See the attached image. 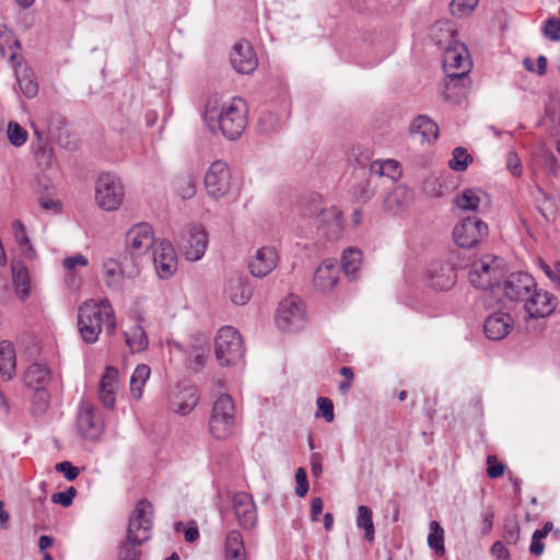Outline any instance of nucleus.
<instances>
[{
  "label": "nucleus",
  "mask_w": 560,
  "mask_h": 560,
  "mask_svg": "<svg viewBox=\"0 0 560 560\" xmlns=\"http://www.w3.org/2000/svg\"><path fill=\"white\" fill-rule=\"evenodd\" d=\"M203 119L211 131L219 129L225 138L235 140L247 125L246 102L241 97L223 101L212 95L206 103Z\"/></svg>",
  "instance_id": "f257e3e1"
},
{
  "label": "nucleus",
  "mask_w": 560,
  "mask_h": 560,
  "mask_svg": "<svg viewBox=\"0 0 560 560\" xmlns=\"http://www.w3.org/2000/svg\"><path fill=\"white\" fill-rule=\"evenodd\" d=\"M431 35L439 48L444 51L443 67L448 78L447 86H457L459 83L465 86L472 66L466 46L455 40L453 31L444 22L436 23Z\"/></svg>",
  "instance_id": "f03ea898"
},
{
  "label": "nucleus",
  "mask_w": 560,
  "mask_h": 560,
  "mask_svg": "<svg viewBox=\"0 0 560 560\" xmlns=\"http://www.w3.org/2000/svg\"><path fill=\"white\" fill-rule=\"evenodd\" d=\"M342 212L336 206L325 207L318 196L303 201L298 214V228L308 236L314 230L327 238H337L341 232Z\"/></svg>",
  "instance_id": "7ed1b4c3"
},
{
  "label": "nucleus",
  "mask_w": 560,
  "mask_h": 560,
  "mask_svg": "<svg viewBox=\"0 0 560 560\" xmlns=\"http://www.w3.org/2000/svg\"><path fill=\"white\" fill-rule=\"evenodd\" d=\"M113 334L116 329L114 310L108 300H90L78 310V329L86 343L97 341L102 329Z\"/></svg>",
  "instance_id": "20e7f679"
},
{
  "label": "nucleus",
  "mask_w": 560,
  "mask_h": 560,
  "mask_svg": "<svg viewBox=\"0 0 560 560\" xmlns=\"http://www.w3.org/2000/svg\"><path fill=\"white\" fill-rule=\"evenodd\" d=\"M153 508L141 500L129 520L127 536L119 547V560H140V546L151 537Z\"/></svg>",
  "instance_id": "39448f33"
},
{
  "label": "nucleus",
  "mask_w": 560,
  "mask_h": 560,
  "mask_svg": "<svg viewBox=\"0 0 560 560\" xmlns=\"http://www.w3.org/2000/svg\"><path fill=\"white\" fill-rule=\"evenodd\" d=\"M505 271V264L502 258L486 255L471 264L469 281L477 289L499 291Z\"/></svg>",
  "instance_id": "423d86ee"
},
{
  "label": "nucleus",
  "mask_w": 560,
  "mask_h": 560,
  "mask_svg": "<svg viewBox=\"0 0 560 560\" xmlns=\"http://www.w3.org/2000/svg\"><path fill=\"white\" fill-rule=\"evenodd\" d=\"M236 424V408L229 394H221L212 405L209 416V431L213 438L225 440L233 434Z\"/></svg>",
  "instance_id": "0eeeda50"
},
{
  "label": "nucleus",
  "mask_w": 560,
  "mask_h": 560,
  "mask_svg": "<svg viewBox=\"0 0 560 560\" xmlns=\"http://www.w3.org/2000/svg\"><path fill=\"white\" fill-rule=\"evenodd\" d=\"M215 357L220 365H232L242 360L245 353L240 332L225 326L219 329L214 342Z\"/></svg>",
  "instance_id": "6e6552de"
},
{
  "label": "nucleus",
  "mask_w": 560,
  "mask_h": 560,
  "mask_svg": "<svg viewBox=\"0 0 560 560\" xmlns=\"http://www.w3.org/2000/svg\"><path fill=\"white\" fill-rule=\"evenodd\" d=\"M276 324L283 331H299L306 324V313L299 296L290 295L283 299L277 310Z\"/></svg>",
  "instance_id": "1a4fd4ad"
},
{
  "label": "nucleus",
  "mask_w": 560,
  "mask_h": 560,
  "mask_svg": "<svg viewBox=\"0 0 560 560\" xmlns=\"http://www.w3.org/2000/svg\"><path fill=\"white\" fill-rule=\"evenodd\" d=\"M489 233L486 222L475 215L464 218L453 230L455 243L463 248H474L483 242Z\"/></svg>",
  "instance_id": "9d476101"
},
{
  "label": "nucleus",
  "mask_w": 560,
  "mask_h": 560,
  "mask_svg": "<svg viewBox=\"0 0 560 560\" xmlns=\"http://www.w3.org/2000/svg\"><path fill=\"white\" fill-rule=\"evenodd\" d=\"M124 186L119 178L112 174H102L95 185V200L106 211L116 210L124 199Z\"/></svg>",
  "instance_id": "9b49d317"
},
{
  "label": "nucleus",
  "mask_w": 560,
  "mask_h": 560,
  "mask_svg": "<svg viewBox=\"0 0 560 560\" xmlns=\"http://www.w3.org/2000/svg\"><path fill=\"white\" fill-rule=\"evenodd\" d=\"M208 243L206 230L199 224H191L182 233L178 245L187 260L197 261L203 257Z\"/></svg>",
  "instance_id": "f8f14e48"
},
{
  "label": "nucleus",
  "mask_w": 560,
  "mask_h": 560,
  "mask_svg": "<svg viewBox=\"0 0 560 560\" xmlns=\"http://www.w3.org/2000/svg\"><path fill=\"white\" fill-rule=\"evenodd\" d=\"M205 187L209 197L220 199L228 195L231 188V172L228 164L221 160L214 161L205 175Z\"/></svg>",
  "instance_id": "ddd939ff"
},
{
  "label": "nucleus",
  "mask_w": 560,
  "mask_h": 560,
  "mask_svg": "<svg viewBox=\"0 0 560 560\" xmlns=\"http://www.w3.org/2000/svg\"><path fill=\"white\" fill-rule=\"evenodd\" d=\"M535 287L536 281L529 273L513 272L501 283L499 291L506 300L522 303Z\"/></svg>",
  "instance_id": "4468645a"
},
{
  "label": "nucleus",
  "mask_w": 560,
  "mask_h": 560,
  "mask_svg": "<svg viewBox=\"0 0 560 560\" xmlns=\"http://www.w3.org/2000/svg\"><path fill=\"white\" fill-rule=\"evenodd\" d=\"M159 242L154 238V230L147 222L132 225L126 233V247L132 256H140Z\"/></svg>",
  "instance_id": "2eb2a0df"
},
{
  "label": "nucleus",
  "mask_w": 560,
  "mask_h": 560,
  "mask_svg": "<svg viewBox=\"0 0 560 560\" xmlns=\"http://www.w3.org/2000/svg\"><path fill=\"white\" fill-rule=\"evenodd\" d=\"M77 427L84 439L97 440L103 432V420L100 411L89 402H81L77 417Z\"/></svg>",
  "instance_id": "dca6fc26"
},
{
  "label": "nucleus",
  "mask_w": 560,
  "mask_h": 560,
  "mask_svg": "<svg viewBox=\"0 0 560 560\" xmlns=\"http://www.w3.org/2000/svg\"><path fill=\"white\" fill-rule=\"evenodd\" d=\"M153 265L160 279H170L177 270V256L170 241L162 240L153 247Z\"/></svg>",
  "instance_id": "f3484780"
},
{
  "label": "nucleus",
  "mask_w": 560,
  "mask_h": 560,
  "mask_svg": "<svg viewBox=\"0 0 560 560\" xmlns=\"http://www.w3.org/2000/svg\"><path fill=\"white\" fill-rule=\"evenodd\" d=\"M557 299L549 292L537 289L530 290L523 303V308L530 318L549 316L557 306Z\"/></svg>",
  "instance_id": "a211bd4d"
},
{
  "label": "nucleus",
  "mask_w": 560,
  "mask_h": 560,
  "mask_svg": "<svg viewBox=\"0 0 560 560\" xmlns=\"http://www.w3.org/2000/svg\"><path fill=\"white\" fill-rule=\"evenodd\" d=\"M232 504L240 526L244 529L253 528L257 522V512L252 495L237 492L232 498Z\"/></svg>",
  "instance_id": "6ab92c4d"
},
{
  "label": "nucleus",
  "mask_w": 560,
  "mask_h": 560,
  "mask_svg": "<svg viewBox=\"0 0 560 560\" xmlns=\"http://www.w3.org/2000/svg\"><path fill=\"white\" fill-rule=\"evenodd\" d=\"M231 63L235 71L243 74H249L256 69L257 57L248 42H240L234 45Z\"/></svg>",
  "instance_id": "aec40b11"
},
{
  "label": "nucleus",
  "mask_w": 560,
  "mask_h": 560,
  "mask_svg": "<svg viewBox=\"0 0 560 560\" xmlns=\"http://www.w3.org/2000/svg\"><path fill=\"white\" fill-rule=\"evenodd\" d=\"M278 264V254L273 247L265 246L257 249L249 262V270L254 277L262 278L269 275Z\"/></svg>",
  "instance_id": "412c9836"
},
{
  "label": "nucleus",
  "mask_w": 560,
  "mask_h": 560,
  "mask_svg": "<svg viewBox=\"0 0 560 560\" xmlns=\"http://www.w3.org/2000/svg\"><path fill=\"white\" fill-rule=\"evenodd\" d=\"M512 327L513 318L508 313L497 312L486 318L483 331L487 338L501 340L509 335Z\"/></svg>",
  "instance_id": "4be33fe9"
},
{
  "label": "nucleus",
  "mask_w": 560,
  "mask_h": 560,
  "mask_svg": "<svg viewBox=\"0 0 560 560\" xmlns=\"http://www.w3.org/2000/svg\"><path fill=\"white\" fill-rule=\"evenodd\" d=\"M118 371L113 366H107L100 381L98 396L104 407L113 409L115 407V395L118 389Z\"/></svg>",
  "instance_id": "5701e85b"
},
{
  "label": "nucleus",
  "mask_w": 560,
  "mask_h": 560,
  "mask_svg": "<svg viewBox=\"0 0 560 560\" xmlns=\"http://www.w3.org/2000/svg\"><path fill=\"white\" fill-rule=\"evenodd\" d=\"M338 266L335 261L325 259L314 275V285L323 292L331 290L338 282Z\"/></svg>",
  "instance_id": "b1692460"
},
{
  "label": "nucleus",
  "mask_w": 560,
  "mask_h": 560,
  "mask_svg": "<svg viewBox=\"0 0 560 560\" xmlns=\"http://www.w3.org/2000/svg\"><path fill=\"white\" fill-rule=\"evenodd\" d=\"M410 133L421 143H432L439 137V127L430 117L420 115L411 122Z\"/></svg>",
  "instance_id": "393cba45"
},
{
  "label": "nucleus",
  "mask_w": 560,
  "mask_h": 560,
  "mask_svg": "<svg viewBox=\"0 0 560 560\" xmlns=\"http://www.w3.org/2000/svg\"><path fill=\"white\" fill-rule=\"evenodd\" d=\"M224 292L235 305H245L253 295L247 280L242 277L230 278L225 284Z\"/></svg>",
  "instance_id": "a878e982"
},
{
  "label": "nucleus",
  "mask_w": 560,
  "mask_h": 560,
  "mask_svg": "<svg viewBox=\"0 0 560 560\" xmlns=\"http://www.w3.org/2000/svg\"><path fill=\"white\" fill-rule=\"evenodd\" d=\"M199 401L196 388L185 387L179 389L171 400L172 411L186 416L190 413Z\"/></svg>",
  "instance_id": "bb28decb"
},
{
  "label": "nucleus",
  "mask_w": 560,
  "mask_h": 560,
  "mask_svg": "<svg viewBox=\"0 0 560 560\" xmlns=\"http://www.w3.org/2000/svg\"><path fill=\"white\" fill-rule=\"evenodd\" d=\"M410 191L405 185H396L384 198L383 209L386 212L396 214L400 212L410 201Z\"/></svg>",
  "instance_id": "cd10ccee"
},
{
  "label": "nucleus",
  "mask_w": 560,
  "mask_h": 560,
  "mask_svg": "<svg viewBox=\"0 0 560 560\" xmlns=\"http://www.w3.org/2000/svg\"><path fill=\"white\" fill-rule=\"evenodd\" d=\"M369 173L378 180L388 179L395 183L401 176V166L395 160H375L370 164Z\"/></svg>",
  "instance_id": "c85d7f7f"
},
{
  "label": "nucleus",
  "mask_w": 560,
  "mask_h": 560,
  "mask_svg": "<svg viewBox=\"0 0 560 560\" xmlns=\"http://www.w3.org/2000/svg\"><path fill=\"white\" fill-rule=\"evenodd\" d=\"M456 282V272L450 265H442L429 270V285L442 290H450Z\"/></svg>",
  "instance_id": "c756f323"
},
{
  "label": "nucleus",
  "mask_w": 560,
  "mask_h": 560,
  "mask_svg": "<svg viewBox=\"0 0 560 560\" xmlns=\"http://www.w3.org/2000/svg\"><path fill=\"white\" fill-rule=\"evenodd\" d=\"M50 370L46 364L36 362L27 368L24 383L31 389L44 388L50 381Z\"/></svg>",
  "instance_id": "7c9ffc66"
},
{
  "label": "nucleus",
  "mask_w": 560,
  "mask_h": 560,
  "mask_svg": "<svg viewBox=\"0 0 560 560\" xmlns=\"http://www.w3.org/2000/svg\"><path fill=\"white\" fill-rule=\"evenodd\" d=\"M103 276L106 287L114 291L119 292L124 285V271L120 264L114 259H106L103 262Z\"/></svg>",
  "instance_id": "2f4dec72"
},
{
  "label": "nucleus",
  "mask_w": 560,
  "mask_h": 560,
  "mask_svg": "<svg viewBox=\"0 0 560 560\" xmlns=\"http://www.w3.org/2000/svg\"><path fill=\"white\" fill-rule=\"evenodd\" d=\"M12 279L16 295L25 300L30 295V276L27 268L21 261H12Z\"/></svg>",
  "instance_id": "473e14b6"
},
{
  "label": "nucleus",
  "mask_w": 560,
  "mask_h": 560,
  "mask_svg": "<svg viewBox=\"0 0 560 560\" xmlns=\"http://www.w3.org/2000/svg\"><path fill=\"white\" fill-rule=\"evenodd\" d=\"M225 560H246L244 539L242 534L232 529L225 536Z\"/></svg>",
  "instance_id": "72a5a7b5"
},
{
  "label": "nucleus",
  "mask_w": 560,
  "mask_h": 560,
  "mask_svg": "<svg viewBox=\"0 0 560 560\" xmlns=\"http://www.w3.org/2000/svg\"><path fill=\"white\" fill-rule=\"evenodd\" d=\"M16 361L13 345L8 340L0 342V374L7 380L15 375Z\"/></svg>",
  "instance_id": "f704fd0d"
},
{
  "label": "nucleus",
  "mask_w": 560,
  "mask_h": 560,
  "mask_svg": "<svg viewBox=\"0 0 560 560\" xmlns=\"http://www.w3.org/2000/svg\"><path fill=\"white\" fill-rule=\"evenodd\" d=\"M20 47V42L14 38L13 33L5 25H0V56L8 57L13 62Z\"/></svg>",
  "instance_id": "c9c22d12"
},
{
  "label": "nucleus",
  "mask_w": 560,
  "mask_h": 560,
  "mask_svg": "<svg viewBox=\"0 0 560 560\" xmlns=\"http://www.w3.org/2000/svg\"><path fill=\"white\" fill-rule=\"evenodd\" d=\"M126 343L132 353L144 351L149 340L143 327L135 324L125 332Z\"/></svg>",
  "instance_id": "e433bc0d"
},
{
  "label": "nucleus",
  "mask_w": 560,
  "mask_h": 560,
  "mask_svg": "<svg viewBox=\"0 0 560 560\" xmlns=\"http://www.w3.org/2000/svg\"><path fill=\"white\" fill-rule=\"evenodd\" d=\"M151 375V369L147 364L136 366L130 377V393L133 399L139 400L143 394V387Z\"/></svg>",
  "instance_id": "4c0bfd02"
},
{
  "label": "nucleus",
  "mask_w": 560,
  "mask_h": 560,
  "mask_svg": "<svg viewBox=\"0 0 560 560\" xmlns=\"http://www.w3.org/2000/svg\"><path fill=\"white\" fill-rule=\"evenodd\" d=\"M362 264V253L358 248L349 247L343 250L341 257V268L347 277L355 279Z\"/></svg>",
  "instance_id": "58836bf2"
},
{
  "label": "nucleus",
  "mask_w": 560,
  "mask_h": 560,
  "mask_svg": "<svg viewBox=\"0 0 560 560\" xmlns=\"http://www.w3.org/2000/svg\"><path fill=\"white\" fill-rule=\"evenodd\" d=\"M369 174V177L352 187V195L358 201L368 202L375 195L378 179L371 173Z\"/></svg>",
  "instance_id": "ea45409f"
},
{
  "label": "nucleus",
  "mask_w": 560,
  "mask_h": 560,
  "mask_svg": "<svg viewBox=\"0 0 560 560\" xmlns=\"http://www.w3.org/2000/svg\"><path fill=\"white\" fill-rule=\"evenodd\" d=\"M372 510L366 505H360L358 508V514L355 518V525L358 528L364 529V538L368 541L374 540L375 528L372 520Z\"/></svg>",
  "instance_id": "a19ab883"
},
{
  "label": "nucleus",
  "mask_w": 560,
  "mask_h": 560,
  "mask_svg": "<svg viewBox=\"0 0 560 560\" xmlns=\"http://www.w3.org/2000/svg\"><path fill=\"white\" fill-rule=\"evenodd\" d=\"M480 190L465 189L454 200L455 205L466 211H476L480 205Z\"/></svg>",
  "instance_id": "79ce46f5"
},
{
  "label": "nucleus",
  "mask_w": 560,
  "mask_h": 560,
  "mask_svg": "<svg viewBox=\"0 0 560 560\" xmlns=\"http://www.w3.org/2000/svg\"><path fill=\"white\" fill-rule=\"evenodd\" d=\"M428 545L431 549L444 551V529L436 521H431L429 524Z\"/></svg>",
  "instance_id": "37998d69"
},
{
  "label": "nucleus",
  "mask_w": 560,
  "mask_h": 560,
  "mask_svg": "<svg viewBox=\"0 0 560 560\" xmlns=\"http://www.w3.org/2000/svg\"><path fill=\"white\" fill-rule=\"evenodd\" d=\"M472 162V158L470 154L467 153V150L457 147L453 150V156L448 162V166L456 172H463L465 171L469 163Z\"/></svg>",
  "instance_id": "c03bdc74"
},
{
  "label": "nucleus",
  "mask_w": 560,
  "mask_h": 560,
  "mask_svg": "<svg viewBox=\"0 0 560 560\" xmlns=\"http://www.w3.org/2000/svg\"><path fill=\"white\" fill-rule=\"evenodd\" d=\"M175 191L183 199H190L196 194V182L191 176H183L175 182Z\"/></svg>",
  "instance_id": "a18cd8bd"
},
{
  "label": "nucleus",
  "mask_w": 560,
  "mask_h": 560,
  "mask_svg": "<svg viewBox=\"0 0 560 560\" xmlns=\"http://www.w3.org/2000/svg\"><path fill=\"white\" fill-rule=\"evenodd\" d=\"M478 2L479 0H452L450 9L453 15L462 18L469 15Z\"/></svg>",
  "instance_id": "49530a36"
},
{
  "label": "nucleus",
  "mask_w": 560,
  "mask_h": 560,
  "mask_svg": "<svg viewBox=\"0 0 560 560\" xmlns=\"http://www.w3.org/2000/svg\"><path fill=\"white\" fill-rule=\"evenodd\" d=\"M8 138L14 147L23 145L27 140V132L18 122H9Z\"/></svg>",
  "instance_id": "de8ad7c7"
},
{
  "label": "nucleus",
  "mask_w": 560,
  "mask_h": 560,
  "mask_svg": "<svg viewBox=\"0 0 560 560\" xmlns=\"http://www.w3.org/2000/svg\"><path fill=\"white\" fill-rule=\"evenodd\" d=\"M13 233L16 242L24 252H33V247L30 243V238L26 235L25 228L20 220H15L12 223Z\"/></svg>",
  "instance_id": "09e8293b"
},
{
  "label": "nucleus",
  "mask_w": 560,
  "mask_h": 560,
  "mask_svg": "<svg viewBox=\"0 0 560 560\" xmlns=\"http://www.w3.org/2000/svg\"><path fill=\"white\" fill-rule=\"evenodd\" d=\"M34 390V396H33V408L36 412H44L48 406H49V401H50V395L48 393V390L46 389V387L44 388H36V389H33Z\"/></svg>",
  "instance_id": "8fccbe9b"
},
{
  "label": "nucleus",
  "mask_w": 560,
  "mask_h": 560,
  "mask_svg": "<svg viewBox=\"0 0 560 560\" xmlns=\"http://www.w3.org/2000/svg\"><path fill=\"white\" fill-rule=\"evenodd\" d=\"M544 35L550 40H560V19L549 18L544 24Z\"/></svg>",
  "instance_id": "3c124183"
},
{
  "label": "nucleus",
  "mask_w": 560,
  "mask_h": 560,
  "mask_svg": "<svg viewBox=\"0 0 560 560\" xmlns=\"http://www.w3.org/2000/svg\"><path fill=\"white\" fill-rule=\"evenodd\" d=\"M208 347L203 346H199L192 349V351L189 353V357L195 370L198 371L205 366L208 358Z\"/></svg>",
  "instance_id": "603ef678"
},
{
  "label": "nucleus",
  "mask_w": 560,
  "mask_h": 560,
  "mask_svg": "<svg viewBox=\"0 0 560 560\" xmlns=\"http://www.w3.org/2000/svg\"><path fill=\"white\" fill-rule=\"evenodd\" d=\"M295 480H296V487H295V494L299 498L305 497L307 493L310 486L307 480V475L304 468L300 467L298 468L295 472Z\"/></svg>",
  "instance_id": "864d4df0"
},
{
  "label": "nucleus",
  "mask_w": 560,
  "mask_h": 560,
  "mask_svg": "<svg viewBox=\"0 0 560 560\" xmlns=\"http://www.w3.org/2000/svg\"><path fill=\"white\" fill-rule=\"evenodd\" d=\"M16 77H18L19 85H20L22 92L24 93V95L28 98L34 97L38 92L37 83L34 82L32 79H30L26 75L20 77L18 74Z\"/></svg>",
  "instance_id": "5fc2aeb1"
},
{
  "label": "nucleus",
  "mask_w": 560,
  "mask_h": 560,
  "mask_svg": "<svg viewBox=\"0 0 560 560\" xmlns=\"http://www.w3.org/2000/svg\"><path fill=\"white\" fill-rule=\"evenodd\" d=\"M487 474L490 478L495 479L504 474L505 466L502 463H499L494 455H489L487 457Z\"/></svg>",
  "instance_id": "6e6d98bb"
},
{
  "label": "nucleus",
  "mask_w": 560,
  "mask_h": 560,
  "mask_svg": "<svg viewBox=\"0 0 560 560\" xmlns=\"http://www.w3.org/2000/svg\"><path fill=\"white\" fill-rule=\"evenodd\" d=\"M75 495V489L73 487H70L66 491L56 492L51 495V501L56 504H60L65 508L71 505L72 500Z\"/></svg>",
  "instance_id": "4d7b16f0"
},
{
  "label": "nucleus",
  "mask_w": 560,
  "mask_h": 560,
  "mask_svg": "<svg viewBox=\"0 0 560 560\" xmlns=\"http://www.w3.org/2000/svg\"><path fill=\"white\" fill-rule=\"evenodd\" d=\"M317 407L318 410L322 412V416L327 422H332L335 415H334V405L332 401L326 397H319L317 399Z\"/></svg>",
  "instance_id": "13d9d810"
},
{
  "label": "nucleus",
  "mask_w": 560,
  "mask_h": 560,
  "mask_svg": "<svg viewBox=\"0 0 560 560\" xmlns=\"http://www.w3.org/2000/svg\"><path fill=\"white\" fill-rule=\"evenodd\" d=\"M55 469L58 472H61L65 476V478L69 481L74 480L79 475V469L68 460H63L56 464Z\"/></svg>",
  "instance_id": "bf43d9fd"
},
{
  "label": "nucleus",
  "mask_w": 560,
  "mask_h": 560,
  "mask_svg": "<svg viewBox=\"0 0 560 560\" xmlns=\"http://www.w3.org/2000/svg\"><path fill=\"white\" fill-rule=\"evenodd\" d=\"M88 264V258L82 254L66 257L62 261L63 268L68 271H72L77 266L86 267Z\"/></svg>",
  "instance_id": "052dcab7"
},
{
  "label": "nucleus",
  "mask_w": 560,
  "mask_h": 560,
  "mask_svg": "<svg viewBox=\"0 0 560 560\" xmlns=\"http://www.w3.org/2000/svg\"><path fill=\"white\" fill-rule=\"evenodd\" d=\"M506 166L513 175L521 176V174H522L521 160L515 151H510L508 153Z\"/></svg>",
  "instance_id": "680f3d73"
},
{
  "label": "nucleus",
  "mask_w": 560,
  "mask_h": 560,
  "mask_svg": "<svg viewBox=\"0 0 560 560\" xmlns=\"http://www.w3.org/2000/svg\"><path fill=\"white\" fill-rule=\"evenodd\" d=\"M277 121V117L271 114L267 113L259 117L258 120V129L260 132H269L273 129V125Z\"/></svg>",
  "instance_id": "e2e57ef3"
},
{
  "label": "nucleus",
  "mask_w": 560,
  "mask_h": 560,
  "mask_svg": "<svg viewBox=\"0 0 560 560\" xmlns=\"http://www.w3.org/2000/svg\"><path fill=\"white\" fill-rule=\"evenodd\" d=\"M544 537L541 534H537L536 532L533 533L532 536V542L529 546V551L532 555L538 557L541 556L545 549V545L542 544Z\"/></svg>",
  "instance_id": "0e129e2a"
},
{
  "label": "nucleus",
  "mask_w": 560,
  "mask_h": 560,
  "mask_svg": "<svg viewBox=\"0 0 560 560\" xmlns=\"http://www.w3.org/2000/svg\"><path fill=\"white\" fill-rule=\"evenodd\" d=\"M494 512L492 508H487L483 513V520L481 524V534L487 535L490 533L493 525Z\"/></svg>",
  "instance_id": "69168bd1"
},
{
  "label": "nucleus",
  "mask_w": 560,
  "mask_h": 560,
  "mask_svg": "<svg viewBox=\"0 0 560 560\" xmlns=\"http://www.w3.org/2000/svg\"><path fill=\"white\" fill-rule=\"evenodd\" d=\"M323 500L322 498H314L311 502V520L313 522L318 521V516L323 512Z\"/></svg>",
  "instance_id": "338daca9"
},
{
  "label": "nucleus",
  "mask_w": 560,
  "mask_h": 560,
  "mask_svg": "<svg viewBox=\"0 0 560 560\" xmlns=\"http://www.w3.org/2000/svg\"><path fill=\"white\" fill-rule=\"evenodd\" d=\"M39 205L45 210H51L55 212H59L61 210V203L58 200L48 199V198H40Z\"/></svg>",
  "instance_id": "774afa93"
}]
</instances>
